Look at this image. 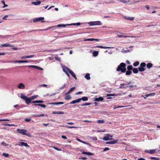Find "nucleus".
I'll return each instance as SVG.
<instances>
[{
    "label": "nucleus",
    "instance_id": "f257e3e1",
    "mask_svg": "<svg viewBox=\"0 0 160 160\" xmlns=\"http://www.w3.org/2000/svg\"><path fill=\"white\" fill-rule=\"evenodd\" d=\"M126 64L122 62L118 66L116 71L117 72L121 71L122 73H124L126 71Z\"/></svg>",
    "mask_w": 160,
    "mask_h": 160
},
{
    "label": "nucleus",
    "instance_id": "f03ea898",
    "mask_svg": "<svg viewBox=\"0 0 160 160\" xmlns=\"http://www.w3.org/2000/svg\"><path fill=\"white\" fill-rule=\"evenodd\" d=\"M21 98L25 101L26 103L28 105L32 101L30 98H28L27 96L23 95L22 94H21Z\"/></svg>",
    "mask_w": 160,
    "mask_h": 160
},
{
    "label": "nucleus",
    "instance_id": "7ed1b4c3",
    "mask_svg": "<svg viewBox=\"0 0 160 160\" xmlns=\"http://www.w3.org/2000/svg\"><path fill=\"white\" fill-rule=\"evenodd\" d=\"M17 131L19 133L22 134V135L29 136L28 134L26 133L27 132V130L26 129H17Z\"/></svg>",
    "mask_w": 160,
    "mask_h": 160
},
{
    "label": "nucleus",
    "instance_id": "20e7f679",
    "mask_svg": "<svg viewBox=\"0 0 160 160\" xmlns=\"http://www.w3.org/2000/svg\"><path fill=\"white\" fill-rule=\"evenodd\" d=\"M112 137V136L111 135L109 134H107L102 139L103 140H104L106 141L110 140H113V138H109V137Z\"/></svg>",
    "mask_w": 160,
    "mask_h": 160
},
{
    "label": "nucleus",
    "instance_id": "39448f33",
    "mask_svg": "<svg viewBox=\"0 0 160 160\" xmlns=\"http://www.w3.org/2000/svg\"><path fill=\"white\" fill-rule=\"evenodd\" d=\"M66 69L71 75L75 79H77V77L74 72L69 68H66Z\"/></svg>",
    "mask_w": 160,
    "mask_h": 160
},
{
    "label": "nucleus",
    "instance_id": "423d86ee",
    "mask_svg": "<svg viewBox=\"0 0 160 160\" xmlns=\"http://www.w3.org/2000/svg\"><path fill=\"white\" fill-rule=\"evenodd\" d=\"M44 19V17H41L38 18H35L33 19V22H39L41 20H43Z\"/></svg>",
    "mask_w": 160,
    "mask_h": 160
},
{
    "label": "nucleus",
    "instance_id": "0eeeda50",
    "mask_svg": "<svg viewBox=\"0 0 160 160\" xmlns=\"http://www.w3.org/2000/svg\"><path fill=\"white\" fill-rule=\"evenodd\" d=\"M18 145L20 146H24L26 147H29V146L26 142H20Z\"/></svg>",
    "mask_w": 160,
    "mask_h": 160
},
{
    "label": "nucleus",
    "instance_id": "6e6552de",
    "mask_svg": "<svg viewBox=\"0 0 160 160\" xmlns=\"http://www.w3.org/2000/svg\"><path fill=\"white\" fill-rule=\"evenodd\" d=\"M145 152L147 153H150L151 154H153L155 152V149H151V150H146Z\"/></svg>",
    "mask_w": 160,
    "mask_h": 160
},
{
    "label": "nucleus",
    "instance_id": "1a4fd4ad",
    "mask_svg": "<svg viewBox=\"0 0 160 160\" xmlns=\"http://www.w3.org/2000/svg\"><path fill=\"white\" fill-rule=\"evenodd\" d=\"M84 41H99V39H94V38H88V39H84Z\"/></svg>",
    "mask_w": 160,
    "mask_h": 160
},
{
    "label": "nucleus",
    "instance_id": "9d476101",
    "mask_svg": "<svg viewBox=\"0 0 160 160\" xmlns=\"http://www.w3.org/2000/svg\"><path fill=\"white\" fill-rule=\"evenodd\" d=\"M29 67H31V68H35V69H38V70H43V69L42 68H41L39 66H36L30 65V66H29Z\"/></svg>",
    "mask_w": 160,
    "mask_h": 160
},
{
    "label": "nucleus",
    "instance_id": "9b49d317",
    "mask_svg": "<svg viewBox=\"0 0 160 160\" xmlns=\"http://www.w3.org/2000/svg\"><path fill=\"white\" fill-rule=\"evenodd\" d=\"M81 101V99L79 98H78L77 99H76V100H74L72 101L71 102H70V104H74L78 102H80Z\"/></svg>",
    "mask_w": 160,
    "mask_h": 160
},
{
    "label": "nucleus",
    "instance_id": "f8f14e48",
    "mask_svg": "<svg viewBox=\"0 0 160 160\" xmlns=\"http://www.w3.org/2000/svg\"><path fill=\"white\" fill-rule=\"evenodd\" d=\"M118 140H114L113 141H109L106 142V144H114L118 142Z\"/></svg>",
    "mask_w": 160,
    "mask_h": 160
},
{
    "label": "nucleus",
    "instance_id": "ddd939ff",
    "mask_svg": "<svg viewBox=\"0 0 160 160\" xmlns=\"http://www.w3.org/2000/svg\"><path fill=\"white\" fill-rule=\"evenodd\" d=\"M18 87L19 89H23L25 88V86L23 83H21L19 84Z\"/></svg>",
    "mask_w": 160,
    "mask_h": 160
},
{
    "label": "nucleus",
    "instance_id": "4468645a",
    "mask_svg": "<svg viewBox=\"0 0 160 160\" xmlns=\"http://www.w3.org/2000/svg\"><path fill=\"white\" fill-rule=\"evenodd\" d=\"M11 47L12 46L10 44L6 43L1 44V47Z\"/></svg>",
    "mask_w": 160,
    "mask_h": 160
},
{
    "label": "nucleus",
    "instance_id": "2eb2a0df",
    "mask_svg": "<svg viewBox=\"0 0 160 160\" xmlns=\"http://www.w3.org/2000/svg\"><path fill=\"white\" fill-rule=\"evenodd\" d=\"M95 47V48H104V49L109 48H111L110 47H103L102 46H101V45L97 46H96Z\"/></svg>",
    "mask_w": 160,
    "mask_h": 160
},
{
    "label": "nucleus",
    "instance_id": "dca6fc26",
    "mask_svg": "<svg viewBox=\"0 0 160 160\" xmlns=\"http://www.w3.org/2000/svg\"><path fill=\"white\" fill-rule=\"evenodd\" d=\"M103 98L102 97L98 98H96L95 99V101H102L103 100Z\"/></svg>",
    "mask_w": 160,
    "mask_h": 160
},
{
    "label": "nucleus",
    "instance_id": "f3484780",
    "mask_svg": "<svg viewBox=\"0 0 160 160\" xmlns=\"http://www.w3.org/2000/svg\"><path fill=\"white\" fill-rule=\"evenodd\" d=\"M33 105L34 106H38L44 108H45L46 107L45 105L41 104H34Z\"/></svg>",
    "mask_w": 160,
    "mask_h": 160
},
{
    "label": "nucleus",
    "instance_id": "a211bd4d",
    "mask_svg": "<svg viewBox=\"0 0 160 160\" xmlns=\"http://www.w3.org/2000/svg\"><path fill=\"white\" fill-rule=\"evenodd\" d=\"M82 154H85L88 155H94V153H92L90 152H82Z\"/></svg>",
    "mask_w": 160,
    "mask_h": 160
},
{
    "label": "nucleus",
    "instance_id": "6ab92c4d",
    "mask_svg": "<svg viewBox=\"0 0 160 160\" xmlns=\"http://www.w3.org/2000/svg\"><path fill=\"white\" fill-rule=\"evenodd\" d=\"M64 103L63 102H52L50 103L52 105H58V104H62Z\"/></svg>",
    "mask_w": 160,
    "mask_h": 160
},
{
    "label": "nucleus",
    "instance_id": "aec40b11",
    "mask_svg": "<svg viewBox=\"0 0 160 160\" xmlns=\"http://www.w3.org/2000/svg\"><path fill=\"white\" fill-rule=\"evenodd\" d=\"M90 74L88 73H87L86 74L85 76V78L87 79V80H89L90 79Z\"/></svg>",
    "mask_w": 160,
    "mask_h": 160
},
{
    "label": "nucleus",
    "instance_id": "412c9836",
    "mask_svg": "<svg viewBox=\"0 0 160 160\" xmlns=\"http://www.w3.org/2000/svg\"><path fill=\"white\" fill-rule=\"evenodd\" d=\"M153 64L151 63H148L147 64V67L149 69L152 67Z\"/></svg>",
    "mask_w": 160,
    "mask_h": 160
},
{
    "label": "nucleus",
    "instance_id": "4be33fe9",
    "mask_svg": "<svg viewBox=\"0 0 160 160\" xmlns=\"http://www.w3.org/2000/svg\"><path fill=\"white\" fill-rule=\"evenodd\" d=\"M133 72L134 73H137L138 72V69L137 68H134L132 69Z\"/></svg>",
    "mask_w": 160,
    "mask_h": 160
},
{
    "label": "nucleus",
    "instance_id": "5701e85b",
    "mask_svg": "<svg viewBox=\"0 0 160 160\" xmlns=\"http://www.w3.org/2000/svg\"><path fill=\"white\" fill-rule=\"evenodd\" d=\"M45 115L43 114H39V115H37L36 114H34L32 115V117H40L41 116H44Z\"/></svg>",
    "mask_w": 160,
    "mask_h": 160
},
{
    "label": "nucleus",
    "instance_id": "b1692460",
    "mask_svg": "<svg viewBox=\"0 0 160 160\" xmlns=\"http://www.w3.org/2000/svg\"><path fill=\"white\" fill-rule=\"evenodd\" d=\"M66 95V96L65 97V99L66 100H69L71 98V97L70 95L68 94Z\"/></svg>",
    "mask_w": 160,
    "mask_h": 160
},
{
    "label": "nucleus",
    "instance_id": "393cba45",
    "mask_svg": "<svg viewBox=\"0 0 160 160\" xmlns=\"http://www.w3.org/2000/svg\"><path fill=\"white\" fill-rule=\"evenodd\" d=\"M124 18L125 19L127 20H130V21H132L134 19V17H127V16H125Z\"/></svg>",
    "mask_w": 160,
    "mask_h": 160
},
{
    "label": "nucleus",
    "instance_id": "a878e982",
    "mask_svg": "<svg viewBox=\"0 0 160 160\" xmlns=\"http://www.w3.org/2000/svg\"><path fill=\"white\" fill-rule=\"evenodd\" d=\"M80 99H81V100H82L83 101H87L88 100V98L87 97H83Z\"/></svg>",
    "mask_w": 160,
    "mask_h": 160
},
{
    "label": "nucleus",
    "instance_id": "bb28decb",
    "mask_svg": "<svg viewBox=\"0 0 160 160\" xmlns=\"http://www.w3.org/2000/svg\"><path fill=\"white\" fill-rule=\"evenodd\" d=\"M41 3V2L40 1H38L36 2H32V3L35 5H39Z\"/></svg>",
    "mask_w": 160,
    "mask_h": 160
},
{
    "label": "nucleus",
    "instance_id": "cd10ccee",
    "mask_svg": "<svg viewBox=\"0 0 160 160\" xmlns=\"http://www.w3.org/2000/svg\"><path fill=\"white\" fill-rule=\"evenodd\" d=\"M118 95V94H107V96H117Z\"/></svg>",
    "mask_w": 160,
    "mask_h": 160
},
{
    "label": "nucleus",
    "instance_id": "c85d7f7f",
    "mask_svg": "<svg viewBox=\"0 0 160 160\" xmlns=\"http://www.w3.org/2000/svg\"><path fill=\"white\" fill-rule=\"evenodd\" d=\"M95 25H102V23L100 21H95Z\"/></svg>",
    "mask_w": 160,
    "mask_h": 160
},
{
    "label": "nucleus",
    "instance_id": "c756f323",
    "mask_svg": "<svg viewBox=\"0 0 160 160\" xmlns=\"http://www.w3.org/2000/svg\"><path fill=\"white\" fill-rule=\"evenodd\" d=\"M98 51H94L93 52V56L94 57H96L98 56Z\"/></svg>",
    "mask_w": 160,
    "mask_h": 160
},
{
    "label": "nucleus",
    "instance_id": "7c9ffc66",
    "mask_svg": "<svg viewBox=\"0 0 160 160\" xmlns=\"http://www.w3.org/2000/svg\"><path fill=\"white\" fill-rule=\"evenodd\" d=\"M53 114H64V112H52Z\"/></svg>",
    "mask_w": 160,
    "mask_h": 160
},
{
    "label": "nucleus",
    "instance_id": "2f4dec72",
    "mask_svg": "<svg viewBox=\"0 0 160 160\" xmlns=\"http://www.w3.org/2000/svg\"><path fill=\"white\" fill-rule=\"evenodd\" d=\"M145 70V68H144L140 67L138 68V71L140 72H142L144 71Z\"/></svg>",
    "mask_w": 160,
    "mask_h": 160
},
{
    "label": "nucleus",
    "instance_id": "473e14b6",
    "mask_svg": "<svg viewBox=\"0 0 160 160\" xmlns=\"http://www.w3.org/2000/svg\"><path fill=\"white\" fill-rule=\"evenodd\" d=\"M139 64V62L138 61H136L133 63V65L134 67L137 66Z\"/></svg>",
    "mask_w": 160,
    "mask_h": 160
},
{
    "label": "nucleus",
    "instance_id": "72a5a7b5",
    "mask_svg": "<svg viewBox=\"0 0 160 160\" xmlns=\"http://www.w3.org/2000/svg\"><path fill=\"white\" fill-rule=\"evenodd\" d=\"M127 68L128 70H129V71H131L133 69V67L132 65L128 66Z\"/></svg>",
    "mask_w": 160,
    "mask_h": 160
},
{
    "label": "nucleus",
    "instance_id": "f704fd0d",
    "mask_svg": "<svg viewBox=\"0 0 160 160\" xmlns=\"http://www.w3.org/2000/svg\"><path fill=\"white\" fill-rule=\"evenodd\" d=\"M38 97V95H33L31 97H30V98L31 99V100H33L34 99Z\"/></svg>",
    "mask_w": 160,
    "mask_h": 160
},
{
    "label": "nucleus",
    "instance_id": "c9c22d12",
    "mask_svg": "<svg viewBox=\"0 0 160 160\" xmlns=\"http://www.w3.org/2000/svg\"><path fill=\"white\" fill-rule=\"evenodd\" d=\"M126 74L127 75H130L132 73V71H131L128 70L126 71Z\"/></svg>",
    "mask_w": 160,
    "mask_h": 160
},
{
    "label": "nucleus",
    "instance_id": "e433bc0d",
    "mask_svg": "<svg viewBox=\"0 0 160 160\" xmlns=\"http://www.w3.org/2000/svg\"><path fill=\"white\" fill-rule=\"evenodd\" d=\"M140 65L141 67L144 68L146 66V64L145 62H142Z\"/></svg>",
    "mask_w": 160,
    "mask_h": 160
},
{
    "label": "nucleus",
    "instance_id": "4c0bfd02",
    "mask_svg": "<svg viewBox=\"0 0 160 160\" xmlns=\"http://www.w3.org/2000/svg\"><path fill=\"white\" fill-rule=\"evenodd\" d=\"M97 122L99 123H102L104 122V121L103 120H99L97 121Z\"/></svg>",
    "mask_w": 160,
    "mask_h": 160
},
{
    "label": "nucleus",
    "instance_id": "58836bf2",
    "mask_svg": "<svg viewBox=\"0 0 160 160\" xmlns=\"http://www.w3.org/2000/svg\"><path fill=\"white\" fill-rule=\"evenodd\" d=\"M92 103H86L85 104H83L81 106H87V105H89L92 104Z\"/></svg>",
    "mask_w": 160,
    "mask_h": 160
},
{
    "label": "nucleus",
    "instance_id": "ea45409f",
    "mask_svg": "<svg viewBox=\"0 0 160 160\" xmlns=\"http://www.w3.org/2000/svg\"><path fill=\"white\" fill-rule=\"evenodd\" d=\"M90 26L95 25V22H91L88 23Z\"/></svg>",
    "mask_w": 160,
    "mask_h": 160
},
{
    "label": "nucleus",
    "instance_id": "a19ab883",
    "mask_svg": "<svg viewBox=\"0 0 160 160\" xmlns=\"http://www.w3.org/2000/svg\"><path fill=\"white\" fill-rule=\"evenodd\" d=\"M28 61L27 60H19V63H26L28 62Z\"/></svg>",
    "mask_w": 160,
    "mask_h": 160
},
{
    "label": "nucleus",
    "instance_id": "79ce46f5",
    "mask_svg": "<svg viewBox=\"0 0 160 160\" xmlns=\"http://www.w3.org/2000/svg\"><path fill=\"white\" fill-rule=\"evenodd\" d=\"M78 141H79L81 142H83L84 143L86 144H88V145H89L90 146H91V145H90V143L86 142H83V141H82L80 139H78Z\"/></svg>",
    "mask_w": 160,
    "mask_h": 160
},
{
    "label": "nucleus",
    "instance_id": "37998d69",
    "mask_svg": "<svg viewBox=\"0 0 160 160\" xmlns=\"http://www.w3.org/2000/svg\"><path fill=\"white\" fill-rule=\"evenodd\" d=\"M2 155L7 158L9 157V154L5 153H3L2 154Z\"/></svg>",
    "mask_w": 160,
    "mask_h": 160
},
{
    "label": "nucleus",
    "instance_id": "c03bdc74",
    "mask_svg": "<svg viewBox=\"0 0 160 160\" xmlns=\"http://www.w3.org/2000/svg\"><path fill=\"white\" fill-rule=\"evenodd\" d=\"M67 128H78L77 127L75 126H66Z\"/></svg>",
    "mask_w": 160,
    "mask_h": 160
},
{
    "label": "nucleus",
    "instance_id": "a18cd8bd",
    "mask_svg": "<svg viewBox=\"0 0 160 160\" xmlns=\"http://www.w3.org/2000/svg\"><path fill=\"white\" fill-rule=\"evenodd\" d=\"M151 159L155 160H159L160 158H157L156 157H152L151 158Z\"/></svg>",
    "mask_w": 160,
    "mask_h": 160
},
{
    "label": "nucleus",
    "instance_id": "49530a36",
    "mask_svg": "<svg viewBox=\"0 0 160 160\" xmlns=\"http://www.w3.org/2000/svg\"><path fill=\"white\" fill-rule=\"evenodd\" d=\"M71 25H77V26H79L81 25V23L80 22H77L76 23H74L71 24Z\"/></svg>",
    "mask_w": 160,
    "mask_h": 160
},
{
    "label": "nucleus",
    "instance_id": "de8ad7c7",
    "mask_svg": "<svg viewBox=\"0 0 160 160\" xmlns=\"http://www.w3.org/2000/svg\"><path fill=\"white\" fill-rule=\"evenodd\" d=\"M2 2L3 3L4 5V6L3 7V8L6 7L8 6V5L5 4L4 1L3 0L2 1Z\"/></svg>",
    "mask_w": 160,
    "mask_h": 160
},
{
    "label": "nucleus",
    "instance_id": "09e8293b",
    "mask_svg": "<svg viewBox=\"0 0 160 160\" xmlns=\"http://www.w3.org/2000/svg\"><path fill=\"white\" fill-rule=\"evenodd\" d=\"M35 56V55H29V56H27V58H32L34 57Z\"/></svg>",
    "mask_w": 160,
    "mask_h": 160
},
{
    "label": "nucleus",
    "instance_id": "8fccbe9b",
    "mask_svg": "<svg viewBox=\"0 0 160 160\" xmlns=\"http://www.w3.org/2000/svg\"><path fill=\"white\" fill-rule=\"evenodd\" d=\"M24 120H25V121L28 122L30 121L31 120V118H26Z\"/></svg>",
    "mask_w": 160,
    "mask_h": 160
},
{
    "label": "nucleus",
    "instance_id": "3c124183",
    "mask_svg": "<svg viewBox=\"0 0 160 160\" xmlns=\"http://www.w3.org/2000/svg\"><path fill=\"white\" fill-rule=\"evenodd\" d=\"M9 120L6 119H0V121H9Z\"/></svg>",
    "mask_w": 160,
    "mask_h": 160
},
{
    "label": "nucleus",
    "instance_id": "603ef678",
    "mask_svg": "<svg viewBox=\"0 0 160 160\" xmlns=\"http://www.w3.org/2000/svg\"><path fill=\"white\" fill-rule=\"evenodd\" d=\"M66 87V84H64L60 88V89L62 90Z\"/></svg>",
    "mask_w": 160,
    "mask_h": 160
},
{
    "label": "nucleus",
    "instance_id": "864d4df0",
    "mask_svg": "<svg viewBox=\"0 0 160 160\" xmlns=\"http://www.w3.org/2000/svg\"><path fill=\"white\" fill-rule=\"evenodd\" d=\"M79 159H82L83 160H86L87 159V158L85 157H81L79 158Z\"/></svg>",
    "mask_w": 160,
    "mask_h": 160
},
{
    "label": "nucleus",
    "instance_id": "5fc2aeb1",
    "mask_svg": "<svg viewBox=\"0 0 160 160\" xmlns=\"http://www.w3.org/2000/svg\"><path fill=\"white\" fill-rule=\"evenodd\" d=\"M55 59L57 61H61L60 58L59 57H55Z\"/></svg>",
    "mask_w": 160,
    "mask_h": 160
},
{
    "label": "nucleus",
    "instance_id": "6e6d98bb",
    "mask_svg": "<svg viewBox=\"0 0 160 160\" xmlns=\"http://www.w3.org/2000/svg\"><path fill=\"white\" fill-rule=\"evenodd\" d=\"M53 148L54 149H55V150H57L58 151H60L61 150V149H59L57 147H54Z\"/></svg>",
    "mask_w": 160,
    "mask_h": 160
},
{
    "label": "nucleus",
    "instance_id": "4d7b16f0",
    "mask_svg": "<svg viewBox=\"0 0 160 160\" xmlns=\"http://www.w3.org/2000/svg\"><path fill=\"white\" fill-rule=\"evenodd\" d=\"M149 94V96H154L155 95V93H152L150 94Z\"/></svg>",
    "mask_w": 160,
    "mask_h": 160
},
{
    "label": "nucleus",
    "instance_id": "13d9d810",
    "mask_svg": "<svg viewBox=\"0 0 160 160\" xmlns=\"http://www.w3.org/2000/svg\"><path fill=\"white\" fill-rule=\"evenodd\" d=\"M1 144L4 146H8V144H7L5 142H2L1 143Z\"/></svg>",
    "mask_w": 160,
    "mask_h": 160
},
{
    "label": "nucleus",
    "instance_id": "bf43d9fd",
    "mask_svg": "<svg viewBox=\"0 0 160 160\" xmlns=\"http://www.w3.org/2000/svg\"><path fill=\"white\" fill-rule=\"evenodd\" d=\"M58 27H61L62 26L65 27V25L62 24H59L57 25Z\"/></svg>",
    "mask_w": 160,
    "mask_h": 160
},
{
    "label": "nucleus",
    "instance_id": "052dcab7",
    "mask_svg": "<svg viewBox=\"0 0 160 160\" xmlns=\"http://www.w3.org/2000/svg\"><path fill=\"white\" fill-rule=\"evenodd\" d=\"M75 88V87L72 88L69 90L72 92L73 91Z\"/></svg>",
    "mask_w": 160,
    "mask_h": 160
},
{
    "label": "nucleus",
    "instance_id": "680f3d73",
    "mask_svg": "<svg viewBox=\"0 0 160 160\" xmlns=\"http://www.w3.org/2000/svg\"><path fill=\"white\" fill-rule=\"evenodd\" d=\"M109 149V148H107V147H106V148H105L103 150V151H107V150H108Z\"/></svg>",
    "mask_w": 160,
    "mask_h": 160
},
{
    "label": "nucleus",
    "instance_id": "e2e57ef3",
    "mask_svg": "<svg viewBox=\"0 0 160 160\" xmlns=\"http://www.w3.org/2000/svg\"><path fill=\"white\" fill-rule=\"evenodd\" d=\"M92 139L94 140H97V138L96 137H93L92 138Z\"/></svg>",
    "mask_w": 160,
    "mask_h": 160
},
{
    "label": "nucleus",
    "instance_id": "0e129e2a",
    "mask_svg": "<svg viewBox=\"0 0 160 160\" xmlns=\"http://www.w3.org/2000/svg\"><path fill=\"white\" fill-rule=\"evenodd\" d=\"M8 15H5V16H4V17H3L2 18L3 19H7V18L8 17Z\"/></svg>",
    "mask_w": 160,
    "mask_h": 160
},
{
    "label": "nucleus",
    "instance_id": "69168bd1",
    "mask_svg": "<svg viewBox=\"0 0 160 160\" xmlns=\"http://www.w3.org/2000/svg\"><path fill=\"white\" fill-rule=\"evenodd\" d=\"M31 103H38V100H36V101H33L31 102Z\"/></svg>",
    "mask_w": 160,
    "mask_h": 160
},
{
    "label": "nucleus",
    "instance_id": "338daca9",
    "mask_svg": "<svg viewBox=\"0 0 160 160\" xmlns=\"http://www.w3.org/2000/svg\"><path fill=\"white\" fill-rule=\"evenodd\" d=\"M123 35L118 34L117 35V36L119 38H122Z\"/></svg>",
    "mask_w": 160,
    "mask_h": 160
},
{
    "label": "nucleus",
    "instance_id": "774afa93",
    "mask_svg": "<svg viewBox=\"0 0 160 160\" xmlns=\"http://www.w3.org/2000/svg\"><path fill=\"white\" fill-rule=\"evenodd\" d=\"M120 2H122L124 3H126L128 2L126 0H120Z\"/></svg>",
    "mask_w": 160,
    "mask_h": 160
}]
</instances>
